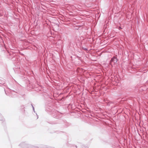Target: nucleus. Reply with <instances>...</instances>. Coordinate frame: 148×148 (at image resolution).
I'll list each match as a JSON object with an SVG mask.
<instances>
[{
    "instance_id": "f257e3e1",
    "label": "nucleus",
    "mask_w": 148,
    "mask_h": 148,
    "mask_svg": "<svg viewBox=\"0 0 148 148\" xmlns=\"http://www.w3.org/2000/svg\"><path fill=\"white\" fill-rule=\"evenodd\" d=\"M117 60L116 57H114L112 58L110 61V64L112 66L114 64L117 62Z\"/></svg>"
}]
</instances>
